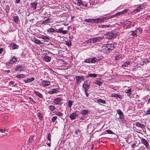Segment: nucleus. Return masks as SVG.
I'll list each match as a JSON object with an SVG mask.
<instances>
[{"instance_id":"f257e3e1","label":"nucleus","mask_w":150,"mask_h":150,"mask_svg":"<svg viewBox=\"0 0 150 150\" xmlns=\"http://www.w3.org/2000/svg\"><path fill=\"white\" fill-rule=\"evenodd\" d=\"M47 31L50 33H52L54 31L58 33H62L63 34H67L68 31L67 30H63L62 28H60L58 29V30L55 31L53 28H50L47 30Z\"/></svg>"},{"instance_id":"f03ea898","label":"nucleus","mask_w":150,"mask_h":150,"mask_svg":"<svg viewBox=\"0 0 150 150\" xmlns=\"http://www.w3.org/2000/svg\"><path fill=\"white\" fill-rule=\"evenodd\" d=\"M104 39L103 37L94 38L88 40L87 41V43H96L100 41L101 40Z\"/></svg>"},{"instance_id":"7ed1b4c3","label":"nucleus","mask_w":150,"mask_h":150,"mask_svg":"<svg viewBox=\"0 0 150 150\" xmlns=\"http://www.w3.org/2000/svg\"><path fill=\"white\" fill-rule=\"evenodd\" d=\"M106 20H107V19L106 17H103L101 18H99L96 19H94V23H101Z\"/></svg>"},{"instance_id":"20e7f679","label":"nucleus","mask_w":150,"mask_h":150,"mask_svg":"<svg viewBox=\"0 0 150 150\" xmlns=\"http://www.w3.org/2000/svg\"><path fill=\"white\" fill-rule=\"evenodd\" d=\"M17 61V58L13 56L10 60V62L6 63V65L9 66H11L12 64L16 62Z\"/></svg>"},{"instance_id":"39448f33","label":"nucleus","mask_w":150,"mask_h":150,"mask_svg":"<svg viewBox=\"0 0 150 150\" xmlns=\"http://www.w3.org/2000/svg\"><path fill=\"white\" fill-rule=\"evenodd\" d=\"M53 102L56 105H61L63 103V99L61 98H57L54 100Z\"/></svg>"},{"instance_id":"423d86ee","label":"nucleus","mask_w":150,"mask_h":150,"mask_svg":"<svg viewBox=\"0 0 150 150\" xmlns=\"http://www.w3.org/2000/svg\"><path fill=\"white\" fill-rule=\"evenodd\" d=\"M102 59V58L99 57H94L90 58L91 63H94L96 62L100 61Z\"/></svg>"},{"instance_id":"0eeeda50","label":"nucleus","mask_w":150,"mask_h":150,"mask_svg":"<svg viewBox=\"0 0 150 150\" xmlns=\"http://www.w3.org/2000/svg\"><path fill=\"white\" fill-rule=\"evenodd\" d=\"M117 112L119 115L118 118L117 119H120V120H123L125 118V115L122 112L120 109H117Z\"/></svg>"},{"instance_id":"6e6552de","label":"nucleus","mask_w":150,"mask_h":150,"mask_svg":"<svg viewBox=\"0 0 150 150\" xmlns=\"http://www.w3.org/2000/svg\"><path fill=\"white\" fill-rule=\"evenodd\" d=\"M117 35V34L112 32H110L108 33L107 38L109 39H111L112 38H115L116 37Z\"/></svg>"},{"instance_id":"1a4fd4ad","label":"nucleus","mask_w":150,"mask_h":150,"mask_svg":"<svg viewBox=\"0 0 150 150\" xmlns=\"http://www.w3.org/2000/svg\"><path fill=\"white\" fill-rule=\"evenodd\" d=\"M76 79V82L78 84H79L82 81L84 80V78L83 76H75Z\"/></svg>"},{"instance_id":"9d476101","label":"nucleus","mask_w":150,"mask_h":150,"mask_svg":"<svg viewBox=\"0 0 150 150\" xmlns=\"http://www.w3.org/2000/svg\"><path fill=\"white\" fill-rule=\"evenodd\" d=\"M50 85V81L46 80H43L41 82V85L44 87Z\"/></svg>"},{"instance_id":"9b49d317","label":"nucleus","mask_w":150,"mask_h":150,"mask_svg":"<svg viewBox=\"0 0 150 150\" xmlns=\"http://www.w3.org/2000/svg\"><path fill=\"white\" fill-rule=\"evenodd\" d=\"M90 86V84L88 83V81L87 80H86L84 81V83L83 84L82 87L85 90L88 91L89 87Z\"/></svg>"},{"instance_id":"f8f14e48","label":"nucleus","mask_w":150,"mask_h":150,"mask_svg":"<svg viewBox=\"0 0 150 150\" xmlns=\"http://www.w3.org/2000/svg\"><path fill=\"white\" fill-rule=\"evenodd\" d=\"M25 69V67L23 65H18L15 69L16 71H22Z\"/></svg>"},{"instance_id":"ddd939ff","label":"nucleus","mask_w":150,"mask_h":150,"mask_svg":"<svg viewBox=\"0 0 150 150\" xmlns=\"http://www.w3.org/2000/svg\"><path fill=\"white\" fill-rule=\"evenodd\" d=\"M141 140L142 141V143L145 145L146 148H148L149 147V145L147 140L143 138H141Z\"/></svg>"},{"instance_id":"4468645a","label":"nucleus","mask_w":150,"mask_h":150,"mask_svg":"<svg viewBox=\"0 0 150 150\" xmlns=\"http://www.w3.org/2000/svg\"><path fill=\"white\" fill-rule=\"evenodd\" d=\"M77 117V115L76 114V112L72 113L69 115L70 118L72 120H74Z\"/></svg>"},{"instance_id":"2eb2a0df","label":"nucleus","mask_w":150,"mask_h":150,"mask_svg":"<svg viewBox=\"0 0 150 150\" xmlns=\"http://www.w3.org/2000/svg\"><path fill=\"white\" fill-rule=\"evenodd\" d=\"M58 92V88H53L48 91V93L50 94H53Z\"/></svg>"},{"instance_id":"dca6fc26","label":"nucleus","mask_w":150,"mask_h":150,"mask_svg":"<svg viewBox=\"0 0 150 150\" xmlns=\"http://www.w3.org/2000/svg\"><path fill=\"white\" fill-rule=\"evenodd\" d=\"M38 3L36 1L33 2L32 3H30L31 7L33 8L34 10H35L36 8Z\"/></svg>"},{"instance_id":"f3484780","label":"nucleus","mask_w":150,"mask_h":150,"mask_svg":"<svg viewBox=\"0 0 150 150\" xmlns=\"http://www.w3.org/2000/svg\"><path fill=\"white\" fill-rule=\"evenodd\" d=\"M51 60V58L48 56L45 55L43 57V60L46 62H49Z\"/></svg>"},{"instance_id":"a211bd4d","label":"nucleus","mask_w":150,"mask_h":150,"mask_svg":"<svg viewBox=\"0 0 150 150\" xmlns=\"http://www.w3.org/2000/svg\"><path fill=\"white\" fill-rule=\"evenodd\" d=\"M34 77H32L30 78H28L25 79L23 81L25 83L31 82L33 81L34 80Z\"/></svg>"},{"instance_id":"6ab92c4d","label":"nucleus","mask_w":150,"mask_h":150,"mask_svg":"<svg viewBox=\"0 0 150 150\" xmlns=\"http://www.w3.org/2000/svg\"><path fill=\"white\" fill-rule=\"evenodd\" d=\"M141 6V5H139L136 8L134 9L133 10V11L134 13H135L138 12L140 10L142 9Z\"/></svg>"},{"instance_id":"aec40b11","label":"nucleus","mask_w":150,"mask_h":150,"mask_svg":"<svg viewBox=\"0 0 150 150\" xmlns=\"http://www.w3.org/2000/svg\"><path fill=\"white\" fill-rule=\"evenodd\" d=\"M128 9H125L122 11L117 13L118 16L125 14L128 11Z\"/></svg>"},{"instance_id":"412c9836","label":"nucleus","mask_w":150,"mask_h":150,"mask_svg":"<svg viewBox=\"0 0 150 150\" xmlns=\"http://www.w3.org/2000/svg\"><path fill=\"white\" fill-rule=\"evenodd\" d=\"M135 125L137 127H138L142 129H143L145 127V125H144L141 124L138 122H137V123H136Z\"/></svg>"},{"instance_id":"4be33fe9","label":"nucleus","mask_w":150,"mask_h":150,"mask_svg":"<svg viewBox=\"0 0 150 150\" xmlns=\"http://www.w3.org/2000/svg\"><path fill=\"white\" fill-rule=\"evenodd\" d=\"M33 41L36 44L39 45L43 44V43L41 42V41L36 38L34 39L33 40Z\"/></svg>"},{"instance_id":"5701e85b","label":"nucleus","mask_w":150,"mask_h":150,"mask_svg":"<svg viewBox=\"0 0 150 150\" xmlns=\"http://www.w3.org/2000/svg\"><path fill=\"white\" fill-rule=\"evenodd\" d=\"M89 112V111L88 110H82L81 112V114L86 115Z\"/></svg>"},{"instance_id":"b1692460","label":"nucleus","mask_w":150,"mask_h":150,"mask_svg":"<svg viewBox=\"0 0 150 150\" xmlns=\"http://www.w3.org/2000/svg\"><path fill=\"white\" fill-rule=\"evenodd\" d=\"M131 88H129L125 91V93L127 94V96L130 97L131 95Z\"/></svg>"},{"instance_id":"393cba45","label":"nucleus","mask_w":150,"mask_h":150,"mask_svg":"<svg viewBox=\"0 0 150 150\" xmlns=\"http://www.w3.org/2000/svg\"><path fill=\"white\" fill-rule=\"evenodd\" d=\"M94 83L100 86L102 83V82L100 81L99 80L97 79L95 80Z\"/></svg>"},{"instance_id":"a878e982","label":"nucleus","mask_w":150,"mask_h":150,"mask_svg":"<svg viewBox=\"0 0 150 150\" xmlns=\"http://www.w3.org/2000/svg\"><path fill=\"white\" fill-rule=\"evenodd\" d=\"M10 46L12 47L13 49H15L17 48L18 46L16 44L14 43H12L10 44Z\"/></svg>"},{"instance_id":"bb28decb","label":"nucleus","mask_w":150,"mask_h":150,"mask_svg":"<svg viewBox=\"0 0 150 150\" xmlns=\"http://www.w3.org/2000/svg\"><path fill=\"white\" fill-rule=\"evenodd\" d=\"M84 21L89 23H94V19L88 18L85 19L84 20Z\"/></svg>"},{"instance_id":"cd10ccee","label":"nucleus","mask_w":150,"mask_h":150,"mask_svg":"<svg viewBox=\"0 0 150 150\" xmlns=\"http://www.w3.org/2000/svg\"><path fill=\"white\" fill-rule=\"evenodd\" d=\"M34 93L40 98H42V95L38 91H34Z\"/></svg>"},{"instance_id":"c85d7f7f","label":"nucleus","mask_w":150,"mask_h":150,"mask_svg":"<svg viewBox=\"0 0 150 150\" xmlns=\"http://www.w3.org/2000/svg\"><path fill=\"white\" fill-rule=\"evenodd\" d=\"M129 62H124L123 64L122 65V67H127L130 64Z\"/></svg>"},{"instance_id":"c756f323","label":"nucleus","mask_w":150,"mask_h":150,"mask_svg":"<svg viewBox=\"0 0 150 150\" xmlns=\"http://www.w3.org/2000/svg\"><path fill=\"white\" fill-rule=\"evenodd\" d=\"M54 112L55 113L56 115L58 116H62L63 115V113H62L60 111H55Z\"/></svg>"},{"instance_id":"7c9ffc66","label":"nucleus","mask_w":150,"mask_h":150,"mask_svg":"<svg viewBox=\"0 0 150 150\" xmlns=\"http://www.w3.org/2000/svg\"><path fill=\"white\" fill-rule=\"evenodd\" d=\"M97 102L99 103V102L102 104H105L106 103V101L103 100L101 99H99L97 100Z\"/></svg>"},{"instance_id":"2f4dec72","label":"nucleus","mask_w":150,"mask_h":150,"mask_svg":"<svg viewBox=\"0 0 150 150\" xmlns=\"http://www.w3.org/2000/svg\"><path fill=\"white\" fill-rule=\"evenodd\" d=\"M135 31L136 33L137 34H139L142 33V30L141 28H138Z\"/></svg>"},{"instance_id":"473e14b6","label":"nucleus","mask_w":150,"mask_h":150,"mask_svg":"<svg viewBox=\"0 0 150 150\" xmlns=\"http://www.w3.org/2000/svg\"><path fill=\"white\" fill-rule=\"evenodd\" d=\"M118 14L117 13H116L115 14L112 15V16H108V17H106L107 18V20L109 19L110 18H112L113 17H115L118 16Z\"/></svg>"},{"instance_id":"72a5a7b5","label":"nucleus","mask_w":150,"mask_h":150,"mask_svg":"<svg viewBox=\"0 0 150 150\" xmlns=\"http://www.w3.org/2000/svg\"><path fill=\"white\" fill-rule=\"evenodd\" d=\"M18 78H24L25 77V75L23 74H19L16 76Z\"/></svg>"},{"instance_id":"f704fd0d","label":"nucleus","mask_w":150,"mask_h":150,"mask_svg":"<svg viewBox=\"0 0 150 150\" xmlns=\"http://www.w3.org/2000/svg\"><path fill=\"white\" fill-rule=\"evenodd\" d=\"M38 117H39V118L41 120H42V114L40 112H39L37 115Z\"/></svg>"},{"instance_id":"c9c22d12","label":"nucleus","mask_w":150,"mask_h":150,"mask_svg":"<svg viewBox=\"0 0 150 150\" xmlns=\"http://www.w3.org/2000/svg\"><path fill=\"white\" fill-rule=\"evenodd\" d=\"M13 19L14 22L16 23H18V16H14L13 17Z\"/></svg>"},{"instance_id":"e433bc0d","label":"nucleus","mask_w":150,"mask_h":150,"mask_svg":"<svg viewBox=\"0 0 150 150\" xmlns=\"http://www.w3.org/2000/svg\"><path fill=\"white\" fill-rule=\"evenodd\" d=\"M110 25H100L98 26V27L99 28H108L110 27Z\"/></svg>"},{"instance_id":"4c0bfd02","label":"nucleus","mask_w":150,"mask_h":150,"mask_svg":"<svg viewBox=\"0 0 150 150\" xmlns=\"http://www.w3.org/2000/svg\"><path fill=\"white\" fill-rule=\"evenodd\" d=\"M51 19V18H48L47 19L45 20L42 22V24H45L48 23H50L49 21Z\"/></svg>"},{"instance_id":"58836bf2","label":"nucleus","mask_w":150,"mask_h":150,"mask_svg":"<svg viewBox=\"0 0 150 150\" xmlns=\"http://www.w3.org/2000/svg\"><path fill=\"white\" fill-rule=\"evenodd\" d=\"M49 107L50 108V110L52 111H53L54 110L56 109V108L54 105H50Z\"/></svg>"},{"instance_id":"ea45409f","label":"nucleus","mask_w":150,"mask_h":150,"mask_svg":"<svg viewBox=\"0 0 150 150\" xmlns=\"http://www.w3.org/2000/svg\"><path fill=\"white\" fill-rule=\"evenodd\" d=\"M88 76L91 77H96L97 76V74H88Z\"/></svg>"},{"instance_id":"a19ab883","label":"nucleus","mask_w":150,"mask_h":150,"mask_svg":"<svg viewBox=\"0 0 150 150\" xmlns=\"http://www.w3.org/2000/svg\"><path fill=\"white\" fill-rule=\"evenodd\" d=\"M130 32L132 33L131 35L133 37H136L137 35L135 31H132Z\"/></svg>"},{"instance_id":"79ce46f5","label":"nucleus","mask_w":150,"mask_h":150,"mask_svg":"<svg viewBox=\"0 0 150 150\" xmlns=\"http://www.w3.org/2000/svg\"><path fill=\"white\" fill-rule=\"evenodd\" d=\"M40 37L43 40H49V38L48 37L43 35H41Z\"/></svg>"},{"instance_id":"37998d69","label":"nucleus","mask_w":150,"mask_h":150,"mask_svg":"<svg viewBox=\"0 0 150 150\" xmlns=\"http://www.w3.org/2000/svg\"><path fill=\"white\" fill-rule=\"evenodd\" d=\"M77 4L79 6H80L81 5H83V3L82 2L81 0H77Z\"/></svg>"},{"instance_id":"c03bdc74","label":"nucleus","mask_w":150,"mask_h":150,"mask_svg":"<svg viewBox=\"0 0 150 150\" xmlns=\"http://www.w3.org/2000/svg\"><path fill=\"white\" fill-rule=\"evenodd\" d=\"M73 103V101L71 100H69L68 101V105L69 107L70 108H71V107Z\"/></svg>"},{"instance_id":"a18cd8bd","label":"nucleus","mask_w":150,"mask_h":150,"mask_svg":"<svg viewBox=\"0 0 150 150\" xmlns=\"http://www.w3.org/2000/svg\"><path fill=\"white\" fill-rule=\"evenodd\" d=\"M57 116L53 117L52 118V121L53 122H54L57 119Z\"/></svg>"},{"instance_id":"49530a36","label":"nucleus","mask_w":150,"mask_h":150,"mask_svg":"<svg viewBox=\"0 0 150 150\" xmlns=\"http://www.w3.org/2000/svg\"><path fill=\"white\" fill-rule=\"evenodd\" d=\"M84 62L85 63H91L90 58L85 59L84 61Z\"/></svg>"},{"instance_id":"de8ad7c7","label":"nucleus","mask_w":150,"mask_h":150,"mask_svg":"<svg viewBox=\"0 0 150 150\" xmlns=\"http://www.w3.org/2000/svg\"><path fill=\"white\" fill-rule=\"evenodd\" d=\"M80 129H76L75 132L76 134V135H77L80 133Z\"/></svg>"},{"instance_id":"09e8293b","label":"nucleus","mask_w":150,"mask_h":150,"mask_svg":"<svg viewBox=\"0 0 150 150\" xmlns=\"http://www.w3.org/2000/svg\"><path fill=\"white\" fill-rule=\"evenodd\" d=\"M118 96V94L113 93L111 95V97H115L116 98H117Z\"/></svg>"},{"instance_id":"8fccbe9b","label":"nucleus","mask_w":150,"mask_h":150,"mask_svg":"<svg viewBox=\"0 0 150 150\" xmlns=\"http://www.w3.org/2000/svg\"><path fill=\"white\" fill-rule=\"evenodd\" d=\"M106 132L109 134H113V132L111 130L108 129L106 131Z\"/></svg>"},{"instance_id":"3c124183","label":"nucleus","mask_w":150,"mask_h":150,"mask_svg":"<svg viewBox=\"0 0 150 150\" xmlns=\"http://www.w3.org/2000/svg\"><path fill=\"white\" fill-rule=\"evenodd\" d=\"M121 57H120V55H116L115 57V59L116 60H118L120 59V58Z\"/></svg>"},{"instance_id":"603ef678","label":"nucleus","mask_w":150,"mask_h":150,"mask_svg":"<svg viewBox=\"0 0 150 150\" xmlns=\"http://www.w3.org/2000/svg\"><path fill=\"white\" fill-rule=\"evenodd\" d=\"M47 138L48 140L50 141L51 140V134L50 133H49L48 134Z\"/></svg>"},{"instance_id":"864d4df0","label":"nucleus","mask_w":150,"mask_h":150,"mask_svg":"<svg viewBox=\"0 0 150 150\" xmlns=\"http://www.w3.org/2000/svg\"><path fill=\"white\" fill-rule=\"evenodd\" d=\"M66 44L67 46H69L71 45V41H67L66 42Z\"/></svg>"},{"instance_id":"5fc2aeb1","label":"nucleus","mask_w":150,"mask_h":150,"mask_svg":"<svg viewBox=\"0 0 150 150\" xmlns=\"http://www.w3.org/2000/svg\"><path fill=\"white\" fill-rule=\"evenodd\" d=\"M33 137L32 136L30 137L29 139V142H32L33 141Z\"/></svg>"},{"instance_id":"6e6d98bb","label":"nucleus","mask_w":150,"mask_h":150,"mask_svg":"<svg viewBox=\"0 0 150 150\" xmlns=\"http://www.w3.org/2000/svg\"><path fill=\"white\" fill-rule=\"evenodd\" d=\"M6 131V129H0V131L1 133H5Z\"/></svg>"},{"instance_id":"4d7b16f0","label":"nucleus","mask_w":150,"mask_h":150,"mask_svg":"<svg viewBox=\"0 0 150 150\" xmlns=\"http://www.w3.org/2000/svg\"><path fill=\"white\" fill-rule=\"evenodd\" d=\"M14 81H11L10 82H9V84L10 85H13L14 84Z\"/></svg>"},{"instance_id":"13d9d810","label":"nucleus","mask_w":150,"mask_h":150,"mask_svg":"<svg viewBox=\"0 0 150 150\" xmlns=\"http://www.w3.org/2000/svg\"><path fill=\"white\" fill-rule=\"evenodd\" d=\"M150 114V108L148 109L146 112V114L149 115Z\"/></svg>"},{"instance_id":"bf43d9fd","label":"nucleus","mask_w":150,"mask_h":150,"mask_svg":"<svg viewBox=\"0 0 150 150\" xmlns=\"http://www.w3.org/2000/svg\"><path fill=\"white\" fill-rule=\"evenodd\" d=\"M87 91H86V90H85V94L86 95V96H87V97H88V95H89V93H87Z\"/></svg>"},{"instance_id":"052dcab7","label":"nucleus","mask_w":150,"mask_h":150,"mask_svg":"<svg viewBox=\"0 0 150 150\" xmlns=\"http://www.w3.org/2000/svg\"><path fill=\"white\" fill-rule=\"evenodd\" d=\"M117 98H119L120 99H122L123 98V97L122 96L118 95V96L117 97Z\"/></svg>"},{"instance_id":"680f3d73","label":"nucleus","mask_w":150,"mask_h":150,"mask_svg":"<svg viewBox=\"0 0 150 150\" xmlns=\"http://www.w3.org/2000/svg\"><path fill=\"white\" fill-rule=\"evenodd\" d=\"M30 101L32 102H33V103H35V101H34V100H33V99L32 98H30Z\"/></svg>"},{"instance_id":"e2e57ef3","label":"nucleus","mask_w":150,"mask_h":150,"mask_svg":"<svg viewBox=\"0 0 150 150\" xmlns=\"http://www.w3.org/2000/svg\"><path fill=\"white\" fill-rule=\"evenodd\" d=\"M136 144H135L134 143L132 145V147L133 148H134V147L135 146Z\"/></svg>"},{"instance_id":"0e129e2a","label":"nucleus","mask_w":150,"mask_h":150,"mask_svg":"<svg viewBox=\"0 0 150 150\" xmlns=\"http://www.w3.org/2000/svg\"><path fill=\"white\" fill-rule=\"evenodd\" d=\"M3 51V49L2 48H0V54Z\"/></svg>"},{"instance_id":"69168bd1","label":"nucleus","mask_w":150,"mask_h":150,"mask_svg":"<svg viewBox=\"0 0 150 150\" xmlns=\"http://www.w3.org/2000/svg\"><path fill=\"white\" fill-rule=\"evenodd\" d=\"M20 1V0H16V2L17 3H19Z\"/></svg>"},{"instance_id":"338daca9","label":"nucleus","mask_w":150,"mask_h":150,"mask_svg":"<svg viewBox=\"0 0 150 150\" xmlns=\"http://www.w3.org/2000/svg\"><path fill=\"white\" fill-rule=\"evenodd\" d=\"M47 145L48 146L50 147V142L49 143H47Z\"/></svg>"},{"instance_id":"774afa93","label":"nucleus","mask_w":150,"mask_h":150,"mask_svg":"<svg viewBox=\"0 0 150 150\" xmlns=\"http://www.w3.org/2000/svg\"><path fill=\"white\" fill-rule=\"evenodd\" d=\"M112 48L111 49V51H112V50H113V48L115 47L114 45H113L112 46Z\"/></svg>"}]
</instances>
